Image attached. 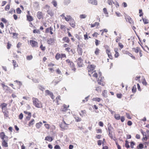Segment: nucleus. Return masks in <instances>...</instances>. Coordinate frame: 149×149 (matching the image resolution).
I'll list each match as a JSON object with an SVG mask.
<instances>
[{"instance_id":"obj_26","label":"nucleus","mask_w":149,"mask_h":149,"mask_svg":"<svg viewBox=\"0 0 149 149\" xmlns=\"http://www.w3.org/2000/svg\"><path fill=\"white\" fill-rule=\"evenodd\" d=\"M144 145L141 143H140L137 147V148L139 149H142L143 148Z\"/></svg>"},{"instance_id":"obj_8","label":"nucleus","mask_w":149,"mask_h":149,"mask_svg":"<svg viewBox=\"0 0 149 149\" xmlns=\"http://www.w3.org/2000/svg\"><path fill=\"white\" fill-rule=\"evenodd\" d=\"M89 3L93 5H97V0H88Z\"/></svg>"},{"instance_id":"obj_50","label":"nucleus","mask_w":149,"mask_h":149,"mask_svg":"<svg viewBox=\"0 0 149 149\" xmlns=\"http://www.w3.org/2000/svg\"><path fill=\"white\" fill-rule=\"evenodd\" d=\"M62 80V79H61L59 81H54V80H53L52 83H54V85L55 86L56 84H57L60 81Z\"/></svg>"},{"instance_id":"obj_34","label":"nucleus","mask_w":149,"mask_h":149,"mask_svg":"<svg viewBox=\"0 0 149 149\" xmlns=\"http://www.w3.org/2000/svg\"><path fill=\"white\" fill-rule=\"evenodd\" d=\"M87 15L85 14L80 15L79 17L81 19H84L87 17Z\"/></svg>"},{"instance_id":"obj_46","label":"nucleus","mask_w":149,"mask_h":149,"mask_svg":"<svg viewBox=\"0 0 149 149\" xmlns=\"http://www.w3.org/2000/svg\"><path fill=\"white\" fill-rule=\"evenodd\" d=\"M128 20L129 22L131 24H134V22L132 20V19L130 17L128 18Z\"/></svg>"},{"instance_id":"obj_48","label":"nucleus","mask_w":149,"mask_h":149,"mask_svg":"<svg viewBox=\"0 0 149 149\" xmlns=\"http://www.w3.org/2000/svg\"><path fill=\"white\" fill-rule=\"evenodd\" d=\"M32 80L35 83H38L39 82L38 80L36 79H33Z\"/></svg>"},{"instance_id":"obj_56","label":"nucleus","mask_w":149,"mask_h":149,"mask_svg":"<svg viewBox=\"0 0 149 149\" xmlns=\"http://www.w3.org/2000/svg\"><path fill=\"white\" fill-rule=\"evenodd\" d=\"M65 26L63 25H61V26L60 28L64 30L65 29Z\"/></svg>"},{"instance_id":"obj_4","label":"nucleus","mask_w":149,"mask_h":149,"mask_svg":"<svg viewBox=\"0 0 149 149\" xmlns=\"http://www.w3.org/2000/svg\"><path fill=\"white\" fill-rule=\"evenodd\" d=\"M45 92L47 95H50L52 99H54V97L53 93L52 92L50 91L49 90H46L45 91Z\"/></svg>"},{"instance_id":"obj_51","label":"nucleus","mask_w":149,"mask_h":149,"mask_svg":"<svg viewBox=\"0 0 149 149\" xmlns=\"http://www.w3.org/2000/svg\"><path fill=\"white\" fill-rule=\"evenodd\" d=\"M40 48L42 51H44L45 49V47H43L42 45H41Z\"/></svg>"},{"instance_id":"obj_13","label":"nucleus","mask_w":149,"mask_h":149,"mask_svg":"<svg viewBox=\"0 0 149 149\" xmlns=\"http://www.w3.org/2000/svg\"><path fill=\"white\" fill-rule=\"evenodd\" d=\"M54 40L53 38H50L47 40V42L48 44L51 45L54 42Z\"/></svg>"},{"instance_id":"obj_63","label":"nucleus","mask_w":149,"mask_h":149,"mask_svg":"<svg viewBox=\"0 0 149 149\" xmlns=\"http://www.w3.org/2000/svg\"><path fill=\"white\" fill-rule=\"evenodd\" d=\"M81 120V119L79 117H77L76 118V121L77 122H80Z\"/></svg>"},{"instance_id":"obj_42","label":"nucleus","mask_w":149,"mask_h":149,"mask_svg":"<svg viewBox=\"0 0 149 149\" xmlns=\"http://www.w3.org/2000/svg\"><path fill=\"white\" fill-rule=\"evenodd\" d=\"M125 146L127 148L130 147L128 141L127 140L125 141Z\"/></svg>"},{"instance_id":"obj_53","label":"nucleus","mask_w":149,"mask_h":149,"mask_svg":"<svg viewBox=\"0 0 149 149\" xmlns=\"http://www.w3.org/2000/svg\"><path fill=\"white\" fill-rule=\"evenodd\" d=\"M139 16L141 17L143 15V13H142V9H139Z\"/></svg>"},{"instance_id":"obj_27","label":"nucleus","mask_w":149,"mask_h":149,"mask_svg":"<svg viewBox=\"0 0 149 149\" xmlns=\"http://www.w3.org/2000/svg\"><path fill=\"white\" fill-rule=\"evenodd\" d=\"M70 2V0H64V3L65 5H68Z\"/></svg>"},{"instance_id":"obj_21","label":"nucleus","mask_w":149,"mask_h":149,"mask_svg":"<svg viewBox=\"0 0 149 149\" xmlns=\"http://www.w3.org/2000/svg\"><path fill=\"white\" fill-rule=\"evenodd\" d=\"M47 14L50 15L51 16H52L54 15V13L52 12V10H51L48 9L47 10Z\"/></svg>"},{"instance_id":"obj_61","label":"nucleus","mask_w":149,"mask_h":149,"mask_svg":"<svg viewBox=\"0 0 149 149\" xmlns=\"http://www.w3.org/2000/svg\"><path fill=\"white\" fill-rule=\"evenodd\" d=\"M99 42H100V41H99L97 39L95 40V44L96 46H97L99 45Z\"/></svg>"},{"instance_id":"obj_64","label":"nucleus","mask_w":149,"mask_h":149,"mask_svg":"<svg viewBox=\"0 0 149 149\" xmlns=\"http://www.w3.org/2000/svg\"><path fill=\"white\" fill-rule=\"evenodd\" d=\"M119 46L120 47L121 49H122L123 47V45L121 43L119 42L118 43Z\"/></svg>"},{"instance_id":"obj_17","label":"nucleus","mask_w":149,"mask_h":149,"mask_svg":"<svg viewBox=\"0 0 149 149\" xmlns=\"http://www.w3.org/2000/svg\"><path fill=\"white\" fill-rule=\"evenodd\" d=\"M132 49L136 53H138L140 51V49L138 47L133 48Z\"/></svg>"},{"instance_id":"obj_54","label":"nucleus","mask_w":149,"mask_h":149,"mask_svg":"<svg viewBox=\"0 0 149 149\" xmlns=\"http://www.w3.org/2000/svg\"><path fill=\"white\" fill-rule=\"evenodd\" d=\"M116 96L118 98H121L122 96V95L121 94H117Z\"/></svg>"},{"instance_id":"obj_11","label":"nucleus","mask_w":149,"mask_h":149,"mask_svg":"<svg viewBox=\"0 0 149 149\" xmlns=\"http://www.w3.org/2000/svg\"><path fill=\"white\" fill-rule=\"evenodd\" d=\"M68 125H65V124L62 123L61 125H60V127L64 130H66L68 128Z\"/></svg>"},{"instance_id":"obj_43","label":"nucleus","mask_w":149,"mask_h":149,"mask_svg":"<svg viewBox=\"0 0 149 149\" xmlns=\"http://www.w3.org/2000/svg\"><path fill=\"white\" fill-rule=\"evenodd\" d=\"M52 3L53 4L54 7H56L57 5L56 1L55 0H53Z\"/></svg>"},{"instance_id":"obj_5","label":"nucleus","mask_w":149,"mask_h":149,"mask_svg":"<svg viewBox=\"0 0 149 149\" xmlns=\"http://www.w3.org/2000/svg\"><path fill=\"white\" fill-rule=\"evenodd\" d=\"M30 43L33 47H36L38 44L37 42L33 40H30Z\"/></svg>"},{"instance_id":"obj_7","label":"nucleus","mask_w":149,"mask_h":149,"mask_svg":"<svg viewBox=\"0 0 149 149\" xmlns=\"http://www.w3.org/2000/svg\"><path fill=\"white\" fill-rule=\"evenodd\" d=\"M69 24L73 28H75V22L73 19L71 20L70 21Z\"/></svg>"},{"instance_id":"obj_19","label":"nucleus","mask_w":149,"mask_h":149,"mask_svg":"<svg viewBox=\"0 0 149 149\" xmlns=\"http://www.w3.org/2000/svg\"><path fill=\"white\" fill-rule=\"evenodd\" d=\"M102 77H101V78L100 79L99 78H98V79L97 80V81L98 83L100 85H101L102 86H104V84H103V83H102L101 82H102Z\"/></svg>"},{"instance_id":"obj_22","label":"nucleus","mask_w":149,"mask_h":149,"mask_svg":"<svg viewBox=\"0 0 149 149\" xmlns=\"http://www.w3.org/2000/svg\"><path fill=\"white\" fill-rule=\"evenodd\" d=\"M63 40L67 43H68L70 41L69 38L67 37H65L63 38Z\"/></svg>"},{"instance_id":"obj_52","label":"nucleus","mask_w":149,"mask_h":149,"mask_svg":"<svg viewBox=\"0 0 149 149\" xmlns=\"http://www.w3.org/2000/svg\"><path fill=\"white\" fill-rule=\"evenodd\" d=\"M1 20L4 23H6V22H7V20L5 18H1Z\"/></svg>"},{"instance_id":"obj_2","label":"nucleus","mask_w":149,"mask_h":149,"mask_svg":"<svg viewBox=\"0 0 149 149\" xmlns=\"http://www.w3.org/2000/svg\"><path fill=\"white\" fill-rule=\"evenodd\" d=\"M95 67V66L94 65H91L88 66V74L90 77L91 76V74L95 71H95H93Z\"/></svg>"},{"instance_id":"obj_32","label":"nucleus","mask_w":149,"mask_h":149,"mask_svg":"<svg viewBox=\"0 0 149 149\" xmlns=\"http://www.w3.org/2000/svg\"><path fill=\"white\" fill-rule=\"evenodd\" d=\"M103 12H104V13L105 14L107 15H106V16L107 17H108V13L107 12V8H104L103 9Z\"/></svg>"},{"instance_id":"obj_25","label":"nucleus","mask_w":149,"mask_h":149,"mask_svg":"<svg viewBox=\"0 0 149 149\" xmlns=\"http://www.w3.org/2000/svg\"><path fill=\"white\" fill-rule=\"evenodd\" d=\"M99 25V23L98 22H95V23L94 24H91V27H93L95 26L96 25L98 26Z\"/></svg>"},{"instance_id":"obj_18","label":"nucleus","mask_w":149,"mask_h":149,"mask_svg":"<svg viewBox=\"0 0 149 149\" xmlns=\"http://www.w3.org/2000/svg\"><path fill=\"white\" fill-rule=\"evenodd\" d=\"M3 146L6 147L8 146V143L6 142V139L5 140H3L2 143Z\"/></svg>"},{"instance_id":"obj_58","label":"nucleus","mask_w":149,"mask_h":149,"mask_svg":"<svg viewBox=\"0 0 149 149\" xmlns=\"http://www.w3.org/2000/svg\"><path fill=\"white\" fill-rule=\"evenodd\" d=\"M23 114L22 113H20V114H19V119L20 120L22 119L23 118Z\"/></svg>"},{"instance_id":"obj_55","label":"nucleus","mask_w":149,"mask_h":149,"mask_svg":"<svg viewBox=\"0 0 149 149\" xmlns=\"http://www.w3.org/2000/svg\"><path fill=\"white\" fill-rule=\"evenodd\" d=\"M74 36H75V37L76 38H77V39H78L79 40H80V37L79 36L78 34H75V35H74Z\"/></svg>"},{"instance_id":"obj_12","label":"nucleus","mask_w":149,"mask_h":149,"mask_svg":"<svg viewBox=\"0 0 149 149\" xmlns=\"http://www.w3.org/2000/svg\"><path fill=\"white\" fill-rule=\"evenodd\" d=\"M0 136L1 139L3 140H5L4 139L5 137H7V136L5 135V133L4 132H1L0 133Z\"/></svg>"},{"instance_id":"obj_1","label":"nucleus","mask_w":149,"mask_h":149,"mask_svg":"<svg viewBox=\"0 0 149 149\" xmlns=\"http://www.w3.org/2000/svg\"><path fill=\"white\" fill-rule=\"evenodd\" d=\"M33 104L36 107L38 108L42 107L41 102L37 98L33 97Z\"/></svg>"},{"instance_id":"obj_36","label":"nucleus","mask_w":149,"mask_h":149,"mask_svg":"<svg viewBox=\"0 0 149 149\" xmlns=\"http://www.w3.org/2000/svg\"><path fill=\"white\" fill-rule=\"evenodd\" d=\"M38 88L40 90L43 91L45 90V88L42 86L38 85Z\"/></svg>"},{"instance_id":"obj_24","label":"nucleus","mask_w":149,"mask_h":149,"mask_svg":"<svg viewBox=\"0 0 149 149\" xmlns=\"http://www.w3.org/2000/svg\"><path fill=\"white\" fill-rule=\"evenodd\" d=\"M3 113L5 117H8V111L6 110H5L4 111H3Z\"/></svg>"},{"instance_id":"obj_20","label":"nucleus","mask_w":149,"mask_h":149,"mask_svg":"<svg viewBox=\"0 0 149 149\" xmlns=\"http://www.w3.org/2000/svg\"><path fill=\"white\" fill-rule=\"evenodd\" d=\"M27 20L29 22L32 21L33 20V18L30 15H27Z\"/></svg>"},{"instance_id":"obj_28","label":"nucleus","mask_w":149,"mask_h":149,"mask_svg":"<svg viewBox=\"0 0 149 149\" xmlns=\"http://www.w3.org/2000/svg\"><path fill=\"white\" fill-rule=\"evenodd\" d=\"M109 135L111 139H113L114 141L115 140V139L116 138L115 136H114V137L113 136L112 132L109 133Z\"/></svg>"},{"instance_id":"obj_33","label":"nucleus","mask_w":149,"mask_h":149,"mask_svg":"<svg viewBox=\"0 0 149 149\" xmlns=\"http://www.w3.org/2000/svg\"><path fill=\"white\" fill-rule=\"evenodd\" d=\"M142 19L144 24H146L148 23V19L145 18H143Z\"/></svg>"},{"instance_id":"obj_29","label":"nucleus","mask_w":149,"mask_h":149,"mask_svg":"<svg viewBox=\"0 0 149 149\" xmlns=\"http://www.w3.org/2000/svg\"><path fill=\"white\" fill-rule=\"evenodd\" d=\"M136 88L135 85H134L132 88V91L133 93H135L136 91Z\"/></svg>"},{"instance_id":"obj_47","label":"nucleus","mask_w":149,"mask_h":149,"mask_svg":"<svg viewBox=\"0 0 149 149\" xmlns=\"http://www.w3.org/2000/svg\"><path fill=\"white\" fill-rule=\"evenodd\" d=\"M60 54L58 53L55 56L57 60H58L59 59V58H60Z\"/></svg>"},{"instance_id":"obj_9","label":"nucleus","mask_w":149,"mask_h":149,"mask_svg":"<svg viewBox=\"0 0 149 149\" xmlns=\"http://www.w3.org/2000/svg\"><path fill=\"white\" fill-rule=\"evenodd\" d=\"M68 65L74 71L76 70V69L74 68L75 65L73 62L72 61Z\"/></svg>"},{"instance_id":"obj_15","label":"nucleus","mask_w":149,"mask_h":149,"mask_svg":"<svg viewBox=\"0 0 149 149\" xmlns=\"http://www.w3.org/2000/svg\"><path fill=\"white\" fill-rule=\"evenodd\" d=\"M45 140L46 141H47L50 142L52 141L53 140V139L52 137L49 136H47L45 137Z\"/></svg>"},{"instance_id":"obj_38","label":"nucleus","mask_w":149,"mask_h":149,"mask_svg":"<svg viewBox=\"0 0 149 149\" xmlns=\"http://www.w3.org/2000/svg\"><path fill=\"white\" fill-rule=\"evenodd\" d=\"M100 50L98 48H97L95 51V54L96 55H98L99 53Z\"/></svg>"},{"instance_id":"obj_45","label":"nucleus","mask_w":149,"mask_h":149,"mask_svg":"<svg viewBox=\"0 0 149 149\" xmlns=\"http://www.w3.org/2000/svg\"><path fill=\"white\" fill-rule=\"evenodd\" d=\"M135 145V143L133 141L130 142V146L132 148H134V146Z\"/></svg>"},{"instance_id":"obj_10","label":"nucleus","mask_w":149,"mask_h":149,"mask_svg":"<svg viewBox=\"0 0 149 149\" xmlns=\"http://www.w3.org/2000/svg\"><path fill=\"white\" fill-rule=\"evenodd\" d=\"M77 50L78 51V52L79 54L80 55H81L82 54V48L79 47V45H78L77 46Z\"/></svg>"},{"instance_id":"obj_35","label":"nucleus","mask_w":149,"mask_h":149,"mask_svg":"<svg viewBox=\"0 0 149 149\" xmlns=\"http://www.w3.org/2000/svg\"><path fill=\"white\" fill-rule=\"evenodd\" d=\"M34 120L32 119L29 123V126H30L31 125H33L34 123Z\"/></svg>"},{"instance_id":"obj_3","label":"nucleus","mask_w":149,"mask_h":149,"mask_svg":"<svg viewBox=\"0 0 149 149\" xmlns=\"http://www.w3.org/2000/svg\"><path fill=\"white\" fill-rule=\"evenodd\" d=\"M77 64L79 67H82L83 66V60L82 58L80 57L78 58L77 60Z\"/></svg>"},{"instance_id":"obj_14","label":"nucleus","mask_w":149,"mask_h":149,"mask_svg":"<svg viewBox=\"0 0 149 149\" xmlns=\"http://www.w3.org/2000/svg\"><path fill=\"white\" fill-rule=\"evenodd\" d=\"M65 19L67 21H71V20L72 19V17L69 15H66V17H65Z\"/></svg>"},{"instance_id":"obj_57","label":"nucleus","mask_w":149,"mask_h":149,"mask_svg":"<svg viewBox=\"0 0 149 149\" xmlns=\"http://www.w3.org/2000/svg\"><path fill=\"white\" fill-rule=\"evenodd\" d=\"M120 119L122 122H123L125 120V118L124 116H122Z\"/></svg>"},{"instance_id":"obj_59","label":"nucleus","mask_w":149,"mask_h":149,"mask_svg":"<svg viewBox=\"0 0 149 149\" xmlns=\"http://www.w3.org/2000/svg\"><path fill=\"white\" fill-rule=\"evenodd\" d=\"M55 149H61V147L58 145H56L54 147Z\"/></svg>"},{"instance_id":"obj_23","label":"nucleus","mask_w":149,"mask_h":149,"mask_svg":"<svg viewBox=\"0 0 149 149\" xmlns=\"http://www.w3.org/2000/svg\"><path fill=\"white\" fill-rule=\"evenodd\" d=\"M52 28L51 27L48 28L46 29L45 31V33H49L50 32L51 30H52Z\"/></svg>"},{"instance_id":"obj_44","label":"nucleus","mask_w":149,"mask_h":149,"mask_svg":"<svg viewBox=\"0 0 149 149\" xmlns=\"http://www.w3.org/2000/svg\"><path fill=\"white\" fill-rule=\"evenodd\" d=\"M10 6L9 4L7 5L5 7V9L7 11L10 8Z\"/></svg>"},{"instance_id":"obj_6","label":"nucleus","mask_w":149,"mask_h":149,"mask_svg":"<svg viewBox=\"0 0 149 149\" xmlns=\"http://www.w3.org/2000/svg\"><path fill=\"white\" fill-rule=\"evenodd\" d=\"M37 17L39 19H41L43 18V15L42 13L40 11H38L37 13Z\"/></svg>"},{"instance_id":"obj_40","label":"nucleus","mask_w":149,"mask_h":149,"mask_svg":"<svg viewBox=\"0 0 149 149\" xmlns=\"http://www.w3.org/2000/svg\"><path fill=\"white\" fill-rule=\"evenodd\" d=\"M93 100L99 102L100 100V98H93Z\"/></svg>"},{"instance_id":"obj_30","label":"nucleus","mask_w":149,"mask_h":149,"mask_svg":"<svg viewBox=\"0 0 149 149\" xmlns=\"http://www.w3.org/2000/svg\"><path fill=\"white\" fill-rule=\"evenodd\" d=\"M13 63L14 66V69H15V68L16 67H17L18 65L17 64L16 61L15 60H13Z\"/></svg>"},{"instance_id":"obj_31","label":"nucleus","mask_w":149,"mask_h":149,"mask_svg":"<svg viewBox=\"0 0 149 149\" xmlns=\"http://www.w3.org/2000/svg\"><path fill=\"white\" fill-rule=\"evenodd\" d=\"M114 117L117 120H119L120 119V116L118 114H115L114 115Z\"/></svg>"},{"instance_id":"obj_62","label":"nucleus","mask_w":149,"mask_h":149,"mask_svg":"<svg viewBox=\"0 0 149 149\" xmlns=\"http://www.w3.org/2000/svg\"><path fill=\"white\" fill-rule=\"evenodd\" d=\"M127 124L129 126H131L132 124V123L131 121L129 120L127 122Z\"/></svg>"},{"instance_id":"obj_16","label":"nucleus","mask_w":149,"mask_h":149,"mask_svg":"<svg viewBox=\"0 0 149 149\" xmlns=\"http://www.w3.org/2000/svg\"><path fill=\"white\" fill-rule=\"evenodd\" d=\"M118 48H116L114 49V51L115 52V56L116 58H117L119 56V53L118 52Z\"/></svg>"},{"instance_id":"obj_37","label":"nucleus","mask_w":149,"mask_h":149,"mask_svg":"<svg viewBox=\"0 0 149 149\" xmlns=\"http://www.w3.org/2000/svg\"><path fill=\"white\" fill-rule=\"evenodd\" d=\"M7 104L5 103H3L1 105V108L2 109H3L6 107Z\"/></svg>"},{"instance_id":"obj_60","label":"nucleus","mask_w":149,"mask_h":149,"mask_svg":"<svg viewBox=\"0 0 149 149\" xmlns=\"http://www.w3.org/2000/svg\"><path fill=\"white\" fill-rule=\"evenodd\" d=\"M126 116L127 118L129 119H131V118L129 114L127 113H126Z\"/></svg>"},{"instance_id":"obj_41","label":"nucleus","mask_w":149,"mask_h":149,"mask_svg":"<svg viewBox=\"0 0 149 149\" xmlns=\"http://www.w3.org/2000/svg\"><path fill=\"white\" fill-rule=\"evenodd\" d=\"M16 12L17 13L20 14L21 13L22 11L20 8H18L16 9Z\"/></svg>"},{"instance_id":"obj_49","label":"nucleus","mask_w":149,"mask_h":149,"mask_svg":"<svg viewBox=\"0 0 149 149\" xmlns=\"http://www.w3.org/2000/svg\"><path fill=\"white\" fill-rule=\"evenodd\" d=\"M33 33H40V31L39 30L34 29L33 30Z\"/></svg>"},{"instance_id":"obj_39","label":"nucleus","mask_w":149,"mask_h":149,"mask_svg":"<svg viewBox=\"0 0 149 149\" xmlns=\"http://www.w3.org/2000/svg\"><path fill=\"white\" fill-rule=\"evenodd\" d=\"M33 58V56L31 55L28 56H26V59L28 60H30Z\"/></svg>"}]
</instances>
